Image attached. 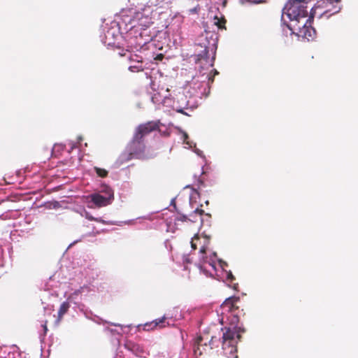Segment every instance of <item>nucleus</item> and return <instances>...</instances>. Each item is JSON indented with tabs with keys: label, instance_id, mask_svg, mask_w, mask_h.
<instances>
[{
	"label": "nucleus",
	"instance_id": "obj_1",
	"mask_svg": "<svg viewBox=\"0 0 358 358\" xmlns=\"http://www.w3.org/2000/svg\"><path fill=\"white\" fill-rule=\"evenodd\" d=\"M222 336L223 354L229 358H238L237 343L241 338V335L237 331L236 327H224Z\"/></svg>",
	"mask_w": 358,
	"mask_h": 358
},
{
	"label": "nucleus",
	"instance_id": "obj_23",
	"mask_svg": "<svg viewBox=\"0 0 358 358\" xmlns=\"http://www.w3.org/2000/svg\"><path fill=\"white\" fill-rule=\"evenodd\" d=\"M127 50H122V52H119L120 56L123 57L126 55Z\"/></svg>",
	"mask_w": 358,
	"mask_h": 358
},
{
	"label": "nucleus",
	"instance_id": "obj_17",
	"mask_svg": "<svg viewBox=\"0 0 358 358\" xmlns=\"http://www.w3.org/2000/svg\"><path fill=\"white\" fill-rule=\"evenodd\" d=\"M125 347L131 350V351H135V350H137L138 348V346L136 345V344L131 343V342H127L126 344H125Z\"/></svg>",
	"mask_w": 358,
	"mask_h": 358
},
{
	"label": "nucleus",
	"instance_id": "obj_27",
	"mask_svg": "<svg viewBox=\"0 0 358 358\" xmlns=\"http://www.w3.org/2000/svg\"><path fill=\"white\" fill-rule=\"evenodd\" d=\"M157 58L159 59H162L163 58V55L162 54H159V55H157Z\"/></svg>",
	"mask_w": 358,
	"mask_h": 358
},
{
	"label": "nucleus",
	"instance_id": "obj_6",
	"mask_svg": "<svg viewBox=\"0 0 358 358\" xmlns=\"http://www.w3.org/2000/svg\"><path fill=\"white\" fill-rule=\"evenodd\" d=\"M240 301V298L236 296H231L227 298L221 305V308L224 312L231 313L234 317L233 323H237L239 321V307L237 305Z\"/></svg>",
	"mask_w": 358,
	"mask_h": 358
},
{
	"label": "nucleus",
	"instance_id": "obj_18",
	"mask_svg": "<svg viewBox=\"0 0 358 358\" xmlns=\"http://www.w3.org/2000/svg\"><path fill=\"white\" fill-rule=\"evenodd\" d=\"M129 70L132 72H135V71H142L143 69L142 68H138L136 66H129Z\"/></svg>",
	"mask_w": 358,
	"mask_h": 358
},
{
	"label": "nucleus",
	"instance_id": "obj_5",
	"mask_svg": "<svg viewBox=\"0 0 358 358\" xmlns=\"http://www.w3.org/2000/svg\"><path fill=\"white\" fill-rule=\"evenodd\" d=\"M131 25L130 31H139L145 27H150L153 24L152 17L150 8L135 13L129 22Z\"/></svg>",
	"mask_w": 358,
	"mask_h": 358
},
{
	"label": "nucleus",
	"instance_id": "obj_22",
	"mask_svg": "<svg viewBox=\"0 0 358 358\" xmlns=\"http://www.w3.org/2000/svg\"><path fill=\"white\" fill-rule=\"evenodd\" d=\"M210 73L212 75H213V76H215L219 73V72L216 69H213Z\"/></svg>",
	"mask_w": 358,
	"mask_h": 358
},
{
	"label": "nucleus",
	"instance_id": "obj_12",
	"mask_svg": "<svg viewBox=\"0 0 358 358\" xmlns=\"http://www.w3.org/2000/svg\"><path fill=\"white\" fill-rule=\"evenodd\" d=\"M70 308V303L68 301L63 302L58 310V320H61L63 316L68 312Z\"/></svg>",
	"mask_w": 358,
	"mask_h": 358
},
{
	"label": "nucleus",
	"instance_id": "obj_20",
	"mask_svg": "<svg viewBox=\"0 0 358 358\" xmlns=\"http://www.w3.org/2000/svg\"><path fill=\"white\" fill-rule=\"evenodd\" d=\"M227 279L230 281H232L234 279V275H232V273L231 272H229L228 274H227Z\"/></svg>",
	"mask_w": 358,
	"mask_h": 358
},
{
	"label": "nucleus",
	"instance_id": "obj_7",
	"mask_svg": "<svg viewBox=\"0 0 358 358\" xmlns=\"http://www.w3.org/2000/svg\"><path fill=\"white\" fill-rule=\"evenodd\" d=\"M158 128L157 123L152 121L141 124L136 128L134 136L139 139L144 140L145 136Z\"/></svg>",
	"mask_w": 358,
	"mask_h": 358
},
{
	"label": "nucleus",
	"instance_id": "obj_21",
	"mask_svg": "<svg viewBox=\"0 0 358 358\" xmlns=\"http://www.w3.org/2000/svg\"><path fill=\"white\" fill-rule=\"evenodd\" d=\"M80 293V289H78V290H76L70 296L69 299L71 298L72 296H76V295H78Z\"/></svg>",
	"mask_w": 358,
	"mask_h": 358
},
{
	"label": "nucleus",
	"instance_id": "obj_10",
	"mask_svg": "<svg viewBox=\"0 0 358 358\" xmlns=\"http://www.w3.org/2000/svg\"><path fill=\"white\" fill-rule=\"evenodd\" d=\"M113 198V193L110 189L108 192V196H104L99 194H94L91 195L92 201L98 207H103L108 205Z\"/></svg>",
	"mask_w": 358,
	"mask_h": 358
},
{
	"label": "nucleus",
	"instance_id": "obj_25",
	"mask_svg": "<svg viewBox=\"0 0 358 358\" xmlns=\"http://www.w3.org/2000/svg\"><path fill=\"white\" fill-rule=\"evenodd\" d=\"M47 322H45V323L43 325V327L44 329V331L45 333H46L47 330H48V328H47Z\"/></svg>",
	"mask_w": 358,
	"mask_h": 358
},
{
	"label": "nucleus",
	"instance_id": "obj_9",
	"mask_svg": "<svg viewBox=\"0 0 358 358\" xmlns=\"http://www.w3.org/2000/svg\"><path fill=\"white\" fill-rule=\"evenodd\" d=\"M132 33L136 38L139 39L138 41L139 45H145L149 43L155 36V32L150 29V27H145L139 31H133Z\"/></svg>",
	"mask_w": 358,
	"mask_h": 358
},
{
	"label": "nucleus",
	"instance_id": "obj_8",
	"mask_svg": "<svg viewBox=\"0 0 358 358\" xmlns=\"http://www.w3.org/2000/svg\"><path fill=\"white\" fill-rule=\"evenodd\" d=\"M203 241H204V243L203 245H201V241L200 237L197 234H196L192 238L191 247L193 250H196L197 248V246L200 245L201 248L199 250V252L201 254V262H202L203 264H206V263L210 264L209 262V261L208 260L207 257H206L204 255L206 254V250L208 248V245L209 244V241L206 238H204Z\"/></svg>",
	"mask_w": 358,
	"mask_h": 358
},
{
	"label": "nucleus",
	"instance_id": "obj_16",
	"mask_svg": "<svg viewBox=\"0 0 358 358\" xmlns=\"http://www.w3.org/2000/svg\"><path fill=\"white\" fill-rule=\"evenodd\" d=\"M204 213V210H201V209H199V208H196L195 209L192 214L190 215L191 217H193V220H191L189 219V220L192 221V222H196L195 220V217H194V215H199V216H201Z\"/></svg>",
	"mask_w": 358,
	"mask_h": 358
},
{
	"label": "nucleus",
	"instance_id": "obj_2",
	"mask_svg": "<svg viewBox=\"0 0 358 358\" xmlns=\"http://www.w3.org/2000/svg\"><path fill=\"white\" fill-rule=\"evenodd\" d=\"M220 339L215 336H209L208 334H203L198 336L194 345V354L196 357L203 354H208L214 348L219 345Z\"/></svg>",
	"mask_w": 358,
	"mask_h": 358
},
{
	"label": "nucleus",
	"instance_id": "obj_29",
	"mask_svg": "<svg viewBox=\"0 0 358 358\" xmlns=\"http://www.w3.org/2000/svg\"><path fill=\"white\" fill-rule=\"evenodd\" d=\"M306 26V22L302 23V27H304Z\"/></svg>",
	"mask_w": 358,
	"mask_h": 358
},
{
	"label": "nucleus",
	"instance_id": "obj_11",
	"mask_svg": "<svg viewBox=\"0 0 358 358\" xmlns=\"http://www.w3.org/2000/svg\"><path fill=\"white\" fill-rule=\"evenodd\" d=\"M214 60L215 55L212 57L210 60L209 59L208 48L206 47L201 53L197 55L196 62H201V64H203V62H205V64H208V66L212 67L214 65Z\"/></svg>",
	"mask_w": 358,
	"mask_h": 358
},
{
	"label": "nucleus",
	"instance_id": "obj_26",
	"mask_svg": "<svg viewBox=\"0 0 358 358\" xmlns=\"http://www.w3.org/2000/svg\"><path fill=\"white\" fill-rule=\"evenodd\" d=\"M187 220V217L185 215H182L180 219V220H182V221H186Z\"/></svg>",
	"mask_w": 358,
	"mask_h": 358
},
{
	"label": "nucleus",
	"instance_id": "obj_28",
	"mask_svg": "<svg viewBox=\"0 0 358 358\" xmlns=\"http://www.w3.org/2000/svg\"><path fill=\"white\" fill-rule=\"evenodd\" d=\"M155 96H152V101L153 103H156L157 102V101H155Z\"/></svg>",
	"mask_w": 358,
	"mask_h": 358
},
{
	"label": "nucleus",
	"instance_id": "obj_4",
	"mask_svg": "<svg viewBox=\"0 0 358 358\" xmlns=\"http://www.w3.org/2000/svg\"><path fill=\"white\" fill-rule=\"evenodd\" d=\"M337 3L336 0H320L317 2L313 8L310 10V17L312 18L322 17H329L331 15L339 12V8L334 6V4Z\"/></svg>",
	"mask_w": 358,
	"mask_h": 358
},
{
	"label": "nucleus",
	"instance_id": "obj_14",
	"mask_svg": "<svg viewBox=\"0 0 358 358\" xmlns=\"http://www.w3.org/2000/svg\"><path fill=\"white\" fill-rule=\"evenodd\" d=\"M165 319H166L165 317H163L162 318H160V319H157V320L152 321L150 324H148V323L145 324V327H150L152 324H154V327H156L158 325H159L160 324L163 323L165 321Z\"/></svg>",
	"mask_w": 358,
	"mask_h": 358
},
{
	"label": "nucleus",
	"instance_id": "obj_15",
	"mask_svg": "<svg viewBox=\"0 0 358 358\" xmlns=\"http://www.w3.org/2000/svg\"><path fill=\"white\" fill-rule=\"evenodd\" d=\"M215 24H216L220 29L224 28V24L226 23V20L224 18L220 19L217 17H215Z\"/></svg>",
	"mask_w": 358,
	"mask_h": 358
},
{
	"label": "nucleus",
	"instance_id": "obj_13",
	"mask_svg": "<svg viewBox=\"0 0 358 358\" xmlns=\"http://www.w3.org/2000/svg\"><path fill=\"white\" fill-rule=\"evenodd\" d=\"M94 171L101 178H106L108 176V171L104 169L99 167H94Z\"/></svg>",
	"mask_w": 358,
	"mask_h": 358
},
{
	"label": "nucleus",
	"instance_id": "obj_31",
	"mask_svg": "<svg viewBox=\"0 0 358 358\" xmlns=\"http://www.w3.org/2000/svg\"><path fill=\"white\" fill-rule=\"evenodd\" d=\"M88 218H89L90 220H94V218H93V217H88Z\"/></svg>",
	"mask_w": 358,
	"mask_h": 358
},
{
	"label": "nucleus",
	"instance_id": "obj_24",
	"mask_svg": "<svg viewBox=\"0 0 358 358\" xmlns=\"http://www.w3.org/2000/svg\"><path fill=\"white\" fill-rule=\"evenodd\" d=\"M176 111L179 113L187 115V113L184 111L182 108L177 109Z\"/></svg>",
	"mask_w": 358,
	"mask_h": 358
},
{
	"label": "nucleus",
	"instance_id": "obj_3",
	"mask_svg": "<svg viewBox=\"0 0 358 358\" xmlns=\"http://www.w3.org/2000/svg\"><path fill=\"white\" fill-rule=\"evenodd\" d=\"M145 148L144 140L133 136L131 141L127 145V152H123L119 159L121 163H124L133 158H141L145 154Z\"/></svg>",
	"mask_w": 358,
	"mask_h": 358
},
{
	"label": "nucleus",
	"instance_id": "obj_30",
	"mask_svg": "<svg viewBox=\"0 0 358 358\" xmlns=\"http://www.w3.org/2000/svg\"><path fill=\"white\" fill-rule=\"evenodd\" d=\"M184 136H185V138H187V134H185Z\"/></svg>",
	"mask_w": 358,
	"mask_h": 358
},
{
	"label": "nucleus",
	"instance_id": "obj_19",
	"mask_svg": "<svg viewBox=\"0 0 358 358\" xmlns=\"http://www.w3.org/2000/svg\"><path fill=\"white\" fill-rule=\"evenodd\" d=\"M214 77L215 76H213V75H212L211 73L208 76V83H213Z\"/></svg>",
	"mask_w": 358,
	"mask_h": 358
}]
</instances>
